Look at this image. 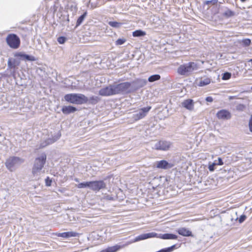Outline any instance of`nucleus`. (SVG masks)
Instances as JSON below:
<instances>
[{
    "label": "nucleus",
    "mask_w": 252,
    "mask_h": 252,
    "mask_svg": "<svg viewBox=\"0 0 252 252\" xmlns=\"http://www.w3.org/2000/svg\"><path fill=\"white\" fill-rule=\"evenodd\" d=\"M223 15L227 17H232V16H234L235 15V13H234V12L232 11V10H231L230 9H227L224 12Z\"/></svg>",
    "instance_id": "c85d7f7f"
},
{
    "label": "nucleus",
    "mask_w": 252,
    "mask_h": 252,
    "mask_svg": "<svg viewBox=\"0 0 252 252\" xmlns=\"http://www.w3.org/2000/svg\"><path fill=\"white\" fill-rule=\"evenodd\" d=\"M20 61L16 59L9 58L7 62L8 68L11 70H13V72L15 71V69L20 65Z\"/></svg>",
    "instance_id": "4468645a"
},
{
    "label": "nucleus",
    "mask_w": 252,
    "mask_h": 252,
    "mask_svg": "<svg viewBox=\"0 0 252 252\" xmlns=\"http://www.w3.org/2000/svg\"><path fill=\"white\" fill-rule=\"evenodd\" d=\"M216 116L217 118L220 120H229L231 117V115L230 112L225 109H222L221 110L219 111Z\"/></svg>",
    "instance_id": "ddd939ff"
},
{
    "label": "nucleus",
    "mask_w": 252,
    "mask_h": 252,
    "mask_svg": "<svg viewBox=\"0 0 252 252\" xmlns=\"http://www.w3.org/2000/svg\"><path fill=\"white\" fill-rule=\"evenodd\" d=\"M155 237L162 239H177L178 238V236L176 235L173 234L165 233L162 234H158L156 232H152L148 233L142 234L139 236H136L133 242H136L148 238Z\"/></svg>",
    "instance_id": "f257e3e1"
},
{
    "label": "nucleus",
    "mask_w": 252,
    "mask_h": 252,
    "mask_svg": "<svg viewBox=\"0 0 252 252\" xmlns=\"http://www.w3.org/2000/svg\"><path fill=\"white\" fill-rule=\"evenodd\" d=\"M86 16L87 12H85L78 18L76 22V27L79 26L82 24Z\"/></svg>",
    "instance_id": "393cba45"
},
{
    "label": "nucleus",
    "mask_w": 252,
    "mask_h": 252,
    "mask_svg": "<svg viewBox=\"0 0 252 252\" xmlns=\"http://www.w3.org/2000/svg\"><path fill=\"white\" fill-rule=\"evenodd\" d=\"M216 163L217 165H222L223 164V162L220 158H219L218 159L214 161Z\"/></svg>",
    "instance_id": "c9c22d12"
},
{
    "label": "nucleus",
    "mask_w": 252,
    "mask_h": 252,
    "mask_svg": "<svg viewBox=\"0 0 252 252\" xmlns=\"http://www.w3.org/2000/svg\"><path fill=\"white\" fill-rule=\"evenodd\" d=\"M58 139V137L57 138H49L45 140L44 141L41 143L39 148H43L53 143H54Z\"/></svg>",
    "instance_id": "6ab92c4d"
},
{
    "label": "nucleus",
    "mask_w": 252,
    "mask_h": 252,
    "mask_svg": "<svg viewBox=\"0 0 252 252\" xmlns=\"http://www.w3.org/2000/svg\"><path fill=\"white\" fill-rule=\"evenodd\" d=\"M15 57H19L23 60H27L30 61H35V58L33 56H30L22 53H17L15 55Z\"/></svg>",
    "instance_id": "a211bd4d"
},
{
    "label": "nucleus",
    "mask_w": 252,
    "mask_h": 252,
    "mask_svg": "<svg viewBox=\"0 0 252 252\" xmlns=\"http://www.w3.org/2000/svg\"><path fill=\"white\" fill-rule=\"evenodd\" d=\"M146 35V32L142 30H136L132 32L134 37H141Z\"/></svg>",
    "instance_id": "5701e85b"
},
{
    "label": "nucleus",
    "mask_w": 252,
    "mask_h": 252,
    "mask_svg": "<svg viewBox=\"0 0 252 252\" xmlns=\"http://www.w3.org/2000/svg\"><path fill=\"white\" fill-rule=\"evenodd\" d=\"M197 65L195 63L189 62L181 65L178 68L177 72L181 75L188 76L190 75L193 71L197 70Z\"/></svg>",
    "instance_id": "20e7f679"
},
{
    "label": "nucleus",
    "mask_w": 252,
    "mask_h": 252,
    "mask_svg": "<svg viewBox=\"0 0 252 252\" xmlns=\"http://www.w3.org/2000/svg\"><path fill=\"white\" fill-rule=\"evenodd\" d=\"M6 41L7 44L13 49H17L20 44V40L15 34H9L7 35Z\"/></svg>",
    "instance_id": "0eeeda50"
},
{
    "label": "nucleus",
    "mask_w": 252,
    "mask_h": 252,
    "mask_svg": "<svg viewBox=\"0 0 252 252\" xmlns=\"http://www.w3.org/2000/svg\"><path fill=\"white\" fill-rule=\"evenodd\" d=\"M160 79V76L158 74H155L150 76L148 81L150 82H153L158 81Z\"/></svg>",
    "instance_id": "cd10ccee"
},
{
    "label": "nucleus",
    "mask_w": 252,
    "mask_h": 252,
    "mask_svg": "<svg viewBox=\"0 0 252 252\" xmlns=\"http://www.w3.org/2000/svg\"><path fill=\"white\" fill-rule=\"evenodd\" d=\"M172 167L171 164L165 160H162L157 162V167L159 169H167Z\"/></svg>",
    "instance_id": "dca6fc26"
},
{
    "label": "nucleus",
    "mask_w": 252,
    "mask_h": 252,
    "mask_svg": "<svg viewBox=\"0 0 252 252\" xmlns=\"http://www.w3.org/2000/svg\"><path fill=\"white\" fill-rule=\"evenodd\" d=\"M126 41V39L125 38H119L116 41V45H121L123 44Z\"/></svg>",
    "instance_id": "7c9ffc66"
},
{
    "label": "nucleus",
    "mask_w": 252,
    "mask_h": 252,
    "mask_svg": "<svg viewBox=\"0 0 252 252\" xmlns=\"http://www.w3.org/2000/svg\"><path fill=\"white\" fill-rule=\"evenodd\" d=\"M99 99L98 97L96 96H92L90 98H88V102L87 103L89 104H95L97 103Z\"/></svg>",
    "instance_id": "b1692460"
},
{
    "label": "nucleus",
    "mask_w": 252,
    "mask_h": 252,
    "mask_svg": "<svg viewBox=\"0 0 252 252\" xmlns=\"http://www.w3.org/2000/svg\"><path fill=\"white\" fill-rule=\"evenodd\" d=\"M45 183L47 186H50L51 185L52 181L49 179V177H47L45 180Z\"/></svg>",
    "instance_id": "e433bc0d"
},
{
    "label": "nucleus",
    "mask_w": 252,
    "mask_h": 252,
    "mask_svg": "<svg viewBox=\"0 0 252 252\" xmlns=\"http://www.w3.org/2000/svg\"><path fill=\"white\" fill-rule=\"evenodd\" d=\"M246 216L245 215H242L239 219V222L240 223H242L244 221H245V220H246Z\"/></svg>",
    "instance_id": "4c0bfd02"
},
{
    "label": "nucleus",
    "mask_w": 252,
    "mask_h": 252,
    "mask_svg": "<svg viewBox=\"0 0 252 252\" xmlns=\"http://www.w3.org/2000/svg\"><path fill=\"white\" fill-rule=\"evenodd\" d=\"M249 62H252V59H250V60L249 61Z\"/></svg>",
    "instance_id": "a18cd8bd"
},
{
    "label": "nucleus",
    "mask_w": 252,
    "mask_h": 252,
    "mask_svg": "<svg viewBox=\"0 0 252 252\" xmlns=\"http://www.w3.org/2000/svg\"><path fill=\"white\" fill-rule=\"evenodd\" d=\"M249 127L250 131L252 132V119L250 120L249 123Z\"/></svg>",
    "instance_id": "ea45409f"
},
{
    "label": "nucleus",
    "mask_w": 252,
    "mask_h": 252,
    "mask_svg": "<svg viewBox=\"0 0 252 252\" xmlns=\"http://www.w3.org/2000/svg\"><path fill=\"white\" fill-rule=\"evenodd\" d=\"M231 74L229 72H225L223 74L222 79L223 80H228L231 77Z\"/></svg>",
    "instance_id": "2f4dec72"
},
{
    "label": "nucleus",
    "mask_w": 252,
    "mask_h": 252,
    "mask_svg": "<svg viewBox=\"0 0 252 252\" xmlns=\"http://www.w3.org/2000/svg\"><path fill=\"white\" fill-rule=\"evenodd\" d=\"M242 43L245 46H248L250 45L251 41L250 39L247 38L243 40Z\"/></svg>",
    "instance_id": "72a5a7b5"
},
{
    "label": "nucleus",
    "mask_w": 252,
    "mask_h": 252,
    "mask_svg": "<svg viewBox=\"0 0 252 252\" xmlns=\"http://www.w3.org/2000/svg\"><path fill=\"white\" fill-rule=\"evenodd\" d=\"M76 111V108L72 106H63L62 109V112L65 115L74 113Z\"/></svg>",
    "instance_id": "f3484780"
},
{
    "label": "nucleus",
    "mask_w": 252,
    "mask_h": 252,
    "mask_svg": "<svg viewBox=\"0 0 252 252\" xmlns=\"http://www.w3.org/2000/svg\"><path fill=\"white\" fill-rule=\"evenodd\" d=\"M23 159L20 158L11 157L6 160L5 162V165L9 170L12 171L16 167L20 166L22 163H23Z\"/></svg>",
    "instance_id": "39448f33"
},
{
    "label": "nucleus",
    "mask_w": 252,
    "mask_h": 252,
    "mask_svg": "<svg viewBox=\"0 0 252 252\" xmlns=\"http://www.w3.org/2000/svg\"><path fill=\"white\" fill-rule=\"evenodd\" d=\"M99 94L104 96L116 94L114 84L101 89L99 91Z\"/></svg>",
    "instance_id": "6e6552de"
},
{
    "label": "nucleus",
    "mask_w": 252,
    "mask_h": 252,
    "mask_svg": "<svg viewBox=\"0 0 252 252\" xmlns=\"http://www.w3.org/2000/svg\"><path fill=\"white\" fill-rule=\"evenodd\" d=\"M171 145V143L169 141L160 140L154 144L153 148L156 150L167 151L170 148Z\"/></svg>",
    "instance_id": "1a4fd4ad"
},
{
    "label": "nucleus",
    "mask_w": 252,
    "mask_h": 252,
    "mask_svg": "<svg viewBox=\"0 0 252 252\" xmlns=\"http://www.w3.org/2000/svg\"><path fill=\"white\" fill-rule=\"evenodd\" d=\"M147 81L146 79H138L132 82L131 83V91H136L142 87H143L147 84Z\"/></svg>",
    "instance_id": "f8f14e48"
},
{
    "label": "nucleus",
    "mask_w": 252,
    "mask_h": 252,
    "mask_svg": "<svg viewBox=\"0 0 252 252\" xmlns=\"http://www.w3.org/2000/svg\"><path fill=\"white\" fill-rule=\"evenodd\" d=\"M178 233L183 236H192V232L187 228L182 227L178 229Z\"/></svg>",
    "instance_id": "aec40b11"
},
{
    "label": "nucleus",
    "mask_w": 252,
    "mask_h": 252,
    "mask_svg": "<svg viewBox=\"0 0 252 252\" xmlns=\"http://www.w3.org/2000/svg\"><path fill=\"white\" fill-rule=\"evenodd\" d=\"M106 188V184L102 180L90 181V189L98 191Z\"/></svg>",
    "instance_id": "9b49d317"
},
{
    "label": "nucleus",
    "mask_w": 252,
    "mask_h": 252,
    "mask_svg": "<svg viewBox=\"0 0 252 252\" xmlns=\"http://www.w3.org/2000/svg\"><path fill=\"white\" fill-rule=\"evenodd\" d=\"M57 40L59 43L63 44L66 41V38L64 37L60 36L58 38Z\"/></svg>",
    "instance_id": "f704fd0d"
},
{
    "label": "nucleus",
    "mask_w": 252,
    "mask_h": 252,
    "mask_svg": "<svg viewBox=\"0 0 252 252\" xmlns=\"http://www.w3.org/2000/svg\"><path fill=\"white\" fill-rule=\"evenodd\" d=\"M245 106L244 104H239L236 106V109L239 111H243L245 109Z\"/></svg>",
    "instance_id": "c756f323"
},
{
    "label": "nucleus",
    "mask_w": 252,
    "mask_h": 252,
    "mask_svg": "<svg viewBox=\"0 0 252 252\" xmlns=\"http://www.w3.org/2000/svg\"><path fill=\"white\" fill-rule=\"evenodd\" d=\"M108 24L112 27L115 28H119L122 25V23L117 22L116 21H109Z\"/></svg>",
    "instance_id": "a878e982"
},
{
    "label": "nucleus",
    "mask_w": 252,
    "mask_h": 252,
    "mask_svg": "<svg viewBox=\"0 0 252 252\" xmlns=\"http://www.w3.org/2000/svg\"><path fill=\"white\" fill-rule=\"evenodd\" d=\"M58 237L63 238H69L71 237H75L77 235V233L74 232H66L63 233H59L57 234Z\"/></svg>",
    "instance_id": "412c9836"
},
{
    "label": "nucleus",
    "mask_w": 252,
    "mask_h": 252,
    "mask_svg": "<svg viewBox=\"0 0 252 252\" xmlns=\"http://www.w3.org/2000/svg\"><path fill=\"white\" fill-rule=\"evenodd\" d=\"M215 1H212V3L213 4H215V3H217V2H215Z\"/></svg>",
    "instance_id": "37998d69"
},
{
    "label": "nucleus",
    "mask_w": 252,
    "mask_h": 252,
    "mask_svg": "<svg viewBox=\"0 0 252 252\" xmlns=\"http://www.w3.org/2000/svg\"><path fill=\"white\" fill-rule=\"evenodd\" d=\"M114 87L116 94H123L125 93H129L131 91V84L129 82H124L120 84L114 83Z\"/></svg>",
    "instance_id": "423d86ee"
},
{
    "label": "nucleus",
    "mask_w": 252,
    "mask_h": 252,
    "mask_svg": "<svg viewBox=\"0 0 252 252\" xmlns=\"http://www.w3.org/2000/svg\"><path fill=\"white\" fill-rule=\"evenodd\" d=\"M211 82V79L209 78H201L198 83V86L203 87L209 84Z\"/></svg>",
    "instance_id": "4be33fe9"
},
{
    "label": "nucleus",
    "mask_w": 252,
    "mask_h": 252,
    "mask_svg": "<svg viewBox=\"0 0 252 252\" xmlns=\"http://www.w3.org/2000/svg\"><path fill=\"white\" fill-rule=\"evenodd\" d=\"M77 187L79 189L89 188L90 189V182L81 183L77 185Z\"/></svg>",
    "instance_id": "bb28decb"
},
{
    "label": "nucleus",
    "mask_w": 252,
    "mask_h": 252,
    "mask_svg": "<svg viewBox=\"0 0 252 252\" xmlns=\"http://www.w3.org/2000/svg\"><path fill=\"white\" fill-rule=\"evenodd\" d=\"M212 1H215V2H217V0H208V1H206V3L207 4H209L210 3H211L212 2Z\"/></svg>",
    "instance_id": "a19ab883"
},
{
    "label": "nucleus",
    "mask_w": 252,
    "mask_h": 252,
    "mask_svg": "<svg viewBox=\"0 0 252 252\" xmlns=\"http://www.w3.org/2000/svg\"><path fill=\"white\" fill-rule=\"evenodd\" d=\"M194 102L191 99H187L181 103V106L187 110L192 111L194 110Z\"/></svg>",
    "instance_id": "2eb2a0df"
},
{
    "label": "nucleus",
    "mask_w": 252,
    "mask_h": 252,
    "mask_svg": "<svg viewBox=\"0 0 252 252\" xmlns=\"http://www.w3.org/2000/svg\"><path fill=\"white\" fill-rule=\"evenodd\" d=\"M74 181H76V182H79V181L78 178H75Z\"/></svg>",
    "instance_id": "79ce46f5"
},
{
    "label": "nucleus",
    "mask_w": 252,
    "mask_h": 252,
    "mask_svg": "<svg viewBox=\"0 0 252 252\" xmlns=\"http://www.w3.org/2000/svg\"><path fill=\"white\" fill-rule=\"evenodd\" d=\"M242 2H245L246 1V0H240Z\"/></svg>",
    "instance_id": "c03bdc74"
},
{
    "label": "nucleus",
    "mask_w": 252,
    "mask_h": 252,
    "mask_svg": "<svg viewBox=\"0 0 252 252\" xmlns=\"http://www.w3.org/2000/svg\"><path fill=\"white\" fill-rule=\"evenodd\" d=\"M151 109V106H148L140 109L138 111H136L135 113L133 114L132 119L134 121H137L143 118L147 115L148 112L150 111Z\"/></svg>",
    "instance_id": "9d476101"
},
{
    "label": "nucleus",
    "mask_w": 252,
    "mask_h": 252,
    "mask_svg": "<svg viewBox=\"0 0 252 252\" xmlns=\"http://www.w3.org/2000/svg\"><path fill=\"white\" fill-rule=\"evenodd\" d=\"M216 165V163H215V161L211 164H209L208 167L209 170L211 172L214 171L215 170V166Z\"/></svg>",
    "instance_id": "473e14b6"
},
{
    "label": "nucleus",
    "mask_w": 252,
    "mask_h": 252,
    "mask_svg": "<svg viewBox=\"0 0 252 252\" xmlns=\"http://www.w3.org/2000/svg\"><path fill=\"white\" fill-rule=\"evenodd\" d=\"M251 89L252 90V86Z\"/></svg>",
    "instance_id": "49530a36"
},
{
    "label": "nucleus",
    "mask_w": 252,
    "mask_h": 252,
    "mask_svg": "<svg viewBox=\"0 0 252 252\" xmlns=\"http://www.w3.org/2000/svg\"><path fill=\"white\" fill-rule=\"evenodd\" d=\"M46 160V155L45 153H42L38 158H35L32 171V174L36 177L35 179L39 178L41 170L45 163Z\"/></svg>",
    "instance_id": "7ed1b4c3"
},
{
    "label": "nucleus",
    "mask_w": 252,
    "mask_h": 252,
    "mask_svg": "<svg viewBox=\"0 0 252 252\" xmlns=\"http://www.w3.org/2000/svg\"><path fill=\"white\" fill-rule=\"evenodd\" d=\"M66 101L75 104L87 103L88 98L82 94H69L64 96Z\"/></svg>",
    "instance_id": "f03ea898"
},
{
    "label": "nucleus",
    "mask_w": 252,
    "mask_h": 252,
    "mask_svg": "<svg viewBox=\"0 0 252 252\" xmlns=\"http://www.w3.org/2000/svg\"><path fill=\"white\" fill-rule=\"evenodd\" d=\"M206 101L209 102H212L213 101V98L211 96H208L205 99Z\"/></svg>",
    "instance_id": "58836bf2"
}]
</instances>
